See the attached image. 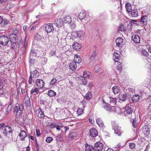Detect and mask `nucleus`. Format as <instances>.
Returning a JSON list of instances; mask_svg holds the SVG:
<instances>
[{"label": "nucleus", "mask_w": 151, "mask_h": 151, "mask_svg": "<svg viewBox=\"0 0 151 151\" xmlns=\"http://www.w3.org/2000/svg\"><path fill=\"white\" fill-rule=\"evenodd\" d=\"M24 110V106L21 104H19L18 105H15L13 107L14 113H16V116L18 117L21 115Z\"/></svg>", "instance_id": "f257e3e1"}, {"label": "nucleus", "mask_w": 151, "mask_h": 151, "mask_svg": "<svg viewBox=\"0 0 151 151\" xmlns=\"http://www.w3.org/2000/svg\"><path fill=\"white\" fill-rule=\"evenodd\" d=\"M30 55L34 57V58L39 57L40 55V53L38 47L36 46L33 47L31 51Z\"/></svg>", "instance_id": "f03ea898"}, {"label": "nucleus", "mask_w": 151, "mask_h": 151, "mask_svg": "<svg viewBox=\"0 0 151 151\" xmlns=\"http://www.w3.org/2000/svg\"><path fill=\"white\" fill-rule=\"evenodd\" d=\"M3 133L5 136L7 137H11L12 139V128L9 126H7L4 127L3 129Z\"/></svg>", "instance_id": "7ed1b4c3"}, {"label": "nucleus", "mask_w": 151, "mask_h": 151, "mask_svg": "<svg viewBox=\"0 0 151 151\" xmlns=\"http://www.w3.org/2000/svg\"><path fill=\"white\" fill-rule=\"evenodd\" d=\"M125 111L124 113L125 114H131V116H135V113L134 112L132 109L131 107L129 104L127 105V106L124 108Z\"/></svg>", "instance_id": "20e7f679"}, {"label": "nucleus", "mask_w": 151, "mask_h": 151, "mask_svg": "<svg viewBox=\"0 0 151 151\" xmlns=\"http://www.w3.org/2000/svg\"><path fill=\"white\" fill-rule=\"evenodd\" d=\"M35 86L40 89L42 88L44 86L45 84L43 80L40 79H37L35 82Z\"/></svg>", "instance_id": "39448f33"}, {"label": "nucleus", "mask_w": 151, "mask_h": 151, "mask_svg": "<svg viewBox=\"0 0 151 151\" xmlns=\"http://www.w3.org/2000/svg\"><path fill=\"white\" fill-rule=\"evenodd\" d=\"M9 41V39L6 35H2L0 37V44L2 45H7Z\"/></svg>", "instance_id": "423d86ee"}, {"label": "nucleus", "mask_w": 151, "mask_h": 151, "mask_svg": "<svg viewBox=\"0 0 151 151\" xmlns=\"http://www.w3.org/2000/svg\"><path fill=\"white\" fill-rule=\"evenodd\" d=\"M112 127L113 129H114L115 133L119 136H120L122 133V130L120 129L121 127L116 124H113Z\"/></svg>", "instance_id": "0eeeda50"}, {"label": "nucleus", "mask_w": 151, "mask_h": 151, "mask_svg": "<svg viewBox=\"0 0 151 151\" xmlns=\"http://www.w3.org/2000/svg\"><path fill=\"white\" fill-rule=\"evenodd\" d=\"M3 22L1 26L2 27L3 30H7L9 29V27L10 26L9 21L6 19H4L3 21Z\"/></svg>", "instance_id": "6e6552de"}, {"label": "nucleus", "mask_w": 151, "mask_h": 151, "mask_svg": "<svg viewBox=\"0 0 151 151\" xmlns=\"http://www.w3.org/2000/svg\"><path fill=\"white\" fill-rule=\"evenodd\" d=\"M103 148V145L101 143L97 142L94 145L93 149L95 151H101Z\"/></svg>", "instance_id": "1a4fd4ad"}, {"label": "nucleus", "mask_w": 151, "mask_h": 151, "mask_svg": "<svg viewBox=\"0 0 151 151\" xmlns=\"http://www.w3.org/2000/svg\"><path fill=\"white\" fill-rule=\"evenodd\" d=\"M45 27L46 31L48 33L54 30V28L52 24H47L45 25Z\"/></svg>", "instance_id": "9d476101"}, {"label": "nucleus", "mask_w": 151, "mask_h": 151, "mask_svg": "<svg viewBox=\"0 0 151 151\" xmlns=\"http://www.w3.org/2000/svg\"><path fill=\"white\" fill-rule=\"evenodd\" d=\"M36 114L37 116L40 118L43 119L44 118L45 114L44 112L42 111L41 108L38 109L36 110Z\"/></svg>", "instance_id": "9b49d317"}, {"label": "nucleus", "mask_w": 151, "mask_h": 151, "mask_svg": "<svg viewBox=\"0 0 151 151\" xmlns=\"http://www.w3.org/2000/svg\"><path fill=\"white\" fill-rule=\"evenodd\" d=\"M72 35L74 36V38H76L77 37H80L83 36H84V33L83 31H79L73 33Z\"/></svg>", "instance_id": "f8f14e48"}, {"label": "nucleus", "mask_w": 151, "mask_h": 151, "mask_svg": "<svg viewBox=\"0 0 151 151\" xmlns=\"http://www.w3.org/2000/svg\"><path fill=\"white\" fill-rule=\"evenodd\" d=\"M130 17H136L138 16V12L137 10L136 9L132 10L130 12L128 13Z\"/></svg>", "instance_id": "ddd939ff"}, {"label": "nucleus", "mask_w": 151, "mask_h": 151, "mask_svg": "<svg viewBox=\"0 0 151 151\" xmlns=\"http://www.w3.org/2000/svg\"><path fill=\"white\" fill-rule=\"evenodd\" d=\"M90 133L91 136L92 137H95L98 134V131L95 128H93L90 129Z\"/></svg>", "instance_id": "4468645a"}, {"label": "nucleus", "mask_w": 151, "mask_h": 151, "mask_svg": "<svg viewBox=\"0 0 151 151\" xmlns=\"http://www.w3.org/2000/svg\"><path fill=\"white\" fill-rule=\"evenodd\" d=\"M142 130L145 135H147L149 134L150 128L149 126L147 125L143 126L142 128Z\"/></svg>", "instance_id": "2eb2a0df"}, {"label": "nucleus", "mask_w": 151, "mask_h": 151, "mask_svg": "<svg viewBox=\"0 0 151 151\" xmlns=\"http://www.w3.org/2000/svg\"><path fill=\"white\" fill-rule=\"evenodd\" d=\"M42 39L41 36L38 34H36L33 38L34 42L37 44L38 41H40Z\"/></svg>", "instance_id": "dca6fc26"}, {"label": "nucleus", "mask_w": 151, "mask_h": 151, "mask_svg": "<svg viewBox=\"0 0 151 151\" xmlns=\"http://www.w3.org/2000/svg\"><path fill=\"white\" fill-rule=\"evenodd\" d=\"M19 136L21 138V140L23 141L24 140L25 138L27 136L26 132L24 130H21V132L19 134Z\"/></svg>", "instance_id": "f3484780"}, {"label": "nucleus", "mask_w": 151, "mask_h": 151, "mask_svg": "<svg viewBox=\"0 0 151 151\" xmlns=\"http://www.w3.org/2000/svg\"><path fill=\"white\" fill-rule=\"evenodd\" d=\"M117 46L119 47H121L123 45V40L120 37L118 38L116 41Z\"/></svg>", "instance_id": "a211bd4d"}, {"label": "nucleus", "mask_w": 151, "mask_h": 151, "mask_svg": "<svg viewBox=\"0 0 151 151\" xmlns=\"http://www.w3.org/2000/svg\"><path fill=\"white\" fill-rule=\"evenodd\" d=\"M79 83L81 84L85 85L87 83L86 78L84 76H80V78L79 79Z\"/></svg>", "instance_id": "6ab92c4d"}, {"label": "nucleus", "mask_w": 151, "mask_h": 151, "mask_svg": "<svg viewBox=\"0 0 151 151\" xmlns=\"http://www.w3.org/2000/svg\"><path fill=\"white\" fill-rule=\"evenodd\" d=\"M132 39L134 42L136 43H139L140 41V38L138 35H135L132 36Z\"/></svg>", "instance_id": "aec40b11"}, {"label": "nucleus", "mask_w": 151, "mask_h": 151, "mask_svg": "<svg viewBox=\"0 0 151 151\" xmlns=\"http://www.w3.org/2000/svg\"><path fill=\"white\" fill-rule=\"evenodd\" d=\"M147 17L146 16H143L141 18L140 21H138V22H141V24H142V25H146L147 24Z\"/></svg>", "instance_id": "412c9836"}, {"label": "nucleus", "mask_w": 151, "mask_h": 151, "mask_svg": "<svg viewBox=\"0 0 151 151\" xmlns=\"http://www.w3.org/2000/svg\"><path fill=\"white\" fill-rule=\"evenodd\" d=\"M69 67L72 70H75L77 68V64L75 62L72 61L69 64Z\"/></svg>", "instance_id": "4be33fe9"}, {"label": "nucleus", "mask_w": 151, "mask_h": 151, "mask_svg": "<svg viewBox=\"0 0 151 151\" xmlns=\"http://www.w3.org/2000/svg\"><path fill=\"white\" fill-rule=\"evenodd\" d=\"M17 35L14 33L11 34L9 35V39H10V42H15L16 40Z\"/></svg>", "instance_id": "5701e85b"}, {"label": "nucleus", "mask_w": 151, "mask_h": 151, "mask_svg": "<svg viewBox=\"0 0 151 151\" xmlns=\"http://www.w3.org/2000/svg\"><path fill=\"white\" fill-rule=\"evenodd\" d=\"M63 22L60 19L56 20L55 22V24L58 27H60L63 25Z\"/></svg>", "instance_id": "b1692460"}, {"label": "nucleus", "mask_w": 151, "mask_h": 151, "mask_svg": "<svg viewBox=\"0 0 151 151\" xmlns=\"http://www.w3.org/2000/svg\"><path fill=\"white\" fill-rule=\"evenodd\" d=\"M129 118L131 119V121H132V124L134 127V128L137 127V122L136 119V116L129 117Z\"/></svg>", "instance_id": "393cba45"}, {"label": "nucleus", "mask_w": 151, "mask_h": 151, "mask_svg": "<svg viewBox=\"0 0 151 151\" xmlns=\"http://www.w3.org/2000/svg\"><path fill=\"white\" fill-rule=\"evenodd\" d=\"M72 47L75 50H78L81 48L82 45L80 43L76 42L73 45Z\"/></svg>", "instance_id": "a878e982"}, {"label": "nucleus", "mask_w": 151, "mask_h": 151, "mask_svg": "<svg viewBox=\"0 0 151 151\" xmlns=\"http://www.w3.org/2000/svg\"><path fill=\"white\" fill-rule=\"evenodd\" d=\"M86 13L84 11H81L78 15V18L80 20L83 19L86 17Z\"/></svg>", "instance_id": "bb28decb"}, {"label": "nucleus", "mask_w": 151, "mask_h": 151, "mask_svg": "<svg viewBox=\"0 0 151 151\" xmlns=\"http://www.w3.org/2000/svg\"><path fill=\"white\" fill-rule=\"evenodd\" d=\"M120 56L119 53L117 52H114V53L113 59L116 62H118L120 58Z\"/></svg>", "instance_id": "cd10ccee"}, {"label": "nucleus", "mask_w": 151, "mask_h": 151, "mask_svg": "<svg viewBox=\"0 0 151 151\" xmlns=\"http://www.w3.org/2000/svg\"><path fill=\"white\" fill-rule=\"evenodd\" d=\"M96 122L99 126L101 127H104V123L102 120L100 118H98L96 120Z\"/></svg>", "instance_id": "c85d7f7f"}, {"label": "nucleus", "mask_w": 151, "mask_h": 151, "mask_svg": "<svg viewBox=\"0 0 151 151\" xmlns=\"http://www.w3.org/2000/svg\"><path fill=\"white\" fill-rule=\"evenodd\" d=\"M112 89L113 93L115 94L118 93L120 91L119 87L117 86L113 87Z\"/></svg>", "instance_id": "c756f323"}, {"label": "nucleus", "mask_w": 151, "mask_h": 151, "mask_svg": "<svg viewBox=\"0 0 151 151\" xmlns=\"http://www.w3.org/2000/svg\"><path fill=\"white\" fill-rule=\"evenodd\" d=\"M69 129L68 127H65L63 125L60 128V131H61L62 133L65 134L67 131H68Z\"/></svg>", "instance_id": "7c9ffc66"}, {"label": "nucleus", "mask_w": 151, "mask_h": 151, "mask_svg": "<svg viewBox=\"0 0 151 151\" xmlns=\"http://www.w3.org/2000/svg\"><path fill=\"white\" fill-rule=\"evenodd\" d=\"M125 8L127 11L128 13L130 12L132 10L131 5L129 3H127L126 4Z\"/></svg>", "instance_id": "2f4dec72"}, {"label": "nucleus", "mask_w": 151, "mask_h": 151, "mask_svg": "<svg viewBox=\"0 0 151 151\" xmlns=\"http://www.w3.org/2000/svg\"><path fill=\"white\" fill-rule=\"evenodd\" d=\"M96 48H95V49L94 50L93 52H92V54H91V55L90 56L89 58V59L91 61H93L94 58H95L96 54Z\"/></svg>", "instance_id": "473e14b6"}, {"label": "nucleus", "mask_w": 151, "mask_h": 151, "mask_svg": "<svg viewBox=\"0 0 151 151\" xmlns=\"http://www.w3.org/2000/svg\"><path fill=\"white\" fill-rule=\"evenodd\" d=\"M92 97V95L91 93L89 91L86 94V95L84 96V98L87 100H89L91 99Z\"/></svg>", "instance_id": "72a5a7b5"}, {"label": "nucleus", "mask_w": 151, "mask_h": 151, "mask_svg": "<svg viewBox=\"0 0 151 151\" xmlns=\"http://www.w3.org/2000/svg\"><path fill=\"white\" fill-rule=\"evenodd\" d=\"M64 21L65 23H70L71 22L72 20L71 17L69 16H66L64 19Z\"/></svg>", "instance_id": "f704fd0d"}, {"label": "nucleus", "mask_w": 151, "mask_h": 151, "mask_svg": "<svg viewBox=\"0 0 151 151\" xmlns=\"http://www.w3.org/2000/svg\"><path fill=\"white\" fill-rule=\"evenodd\" d=\"M139 100V96L138 95H135L133 96L132 98V100L133 102H138Z\"/></svg>", "instance_id": "c9c22d12"}, {"label": "nucleus", "mask_w": 151, "mask_h": 151, "mask_svg": "<svg viewBox=\"0 0 151 151\" xmlns=\"http://www.w3.org/2000/svg\"><path fill=\"white\" fill-rule=\"evenodd\" d=\"M48 95L50 97L55 96L56 95V93L53 90H49L48 91Z\"/></svg>", "instance_id": "e433bc0d"}, {"label": "nucleus", "mask_w": 151, "mask_h": 151, "mask_svg": "<svg viewBox=\"0 0 151 151\" xmlns=\"http://www.w3.org/2000/svg\"><path fill=\"white\" fill-rule=\"evenodd\" d=\"M32 74H33L32 77L33 78H37L39 75V73L37 70H35L32 73L31 72Z\"/></svg>", "instance_id": "4c0bfd02"}, {"label": "nucleus", "mask_w": 151, "mask_h": 151, "mask_svg": "<svg viewBox=\"0 0 151 151\" xmlns=\"http://www.w3.org/2000/svg\"><path fill=\"white\" fill-rule=\"evenodd\" d=\"M85 148V151H92L93 149V148L91 145L88 144H86V145Z\"/></svg>", "instance_id": "58836bf2"}, {"label": "nucleus", "mask_w": 151, "mask_h": 151, "mask_svg": "<svg viewBox=\"0 0 151 151\" xmlns=\"http://www.w3.org/2000/svg\"><path fill=\"white\" fill-rule=\"evenodd\" d=\"M73 61L75 62L76 63H79L81 61V59L78 55L76 56Z\"/></svg>", "instance_id": "ea45409f"}, {"label": "nucleus", "mask_w": 151, "mask_h": 151, "mask_svg": "<svg viewBox=\"0 0 151 151\" xmlns=\"http://www.w3.org/2000/svg\"><path fill=\"white\" fill-rule=\"evenodd\" d=\"M35 58H34V57L33 56H30V55L29 57V63L30 65H32L35 63Z\"/></svg>", "instance_id": "a19ab883"}, {"label": "nucleus", "mask_w": 151, "mask_h": 151, "mask_svg": "<svg viewBox=\"0 0 151 151\" xmlns=\"http://www.w3.org/2000/svg\"><path fill=\"white\" fill-rule=\"evenodd\" d=\"M127 98V96L126 94H121L119 96V100L122 101H124L126 100Z\"/></svg>", "instance_id": "79ce46f5"}, {"label": "nucleus", "mask_w": 151, "mask_h": 151, "mask_svg": "<svg viewBox=\"0 0 151 151\" xmlns=\"http://www.w3.org/2000/svg\"><path fill=\"white\" fill-rule=\"evenodd\" d=\"M77 135V133L75 132H73L70 133L69 134V138L72 139H75Z\"/></svg>", "instance_id": "37998d69"}, {"label": "nucleus", "mask_w": 151, "mask_h": 151, "mask_svg": "<svg viewBox=\"0 0 151 151\" xmlns=\"http://www.w3.org/2000/svg\"><path fill=\"white\" fill-rule=\"evenodd\" d=\"M39 88L37 87L35 88L34 89H32L30 91V93L31 94H33L34 93H36L37 94H38L39 93Z\"/></svg>", "instance_id": "c03bdc74"}, {"label": "nucleus", "mask_w": 151, "mask_h": 151, "mask_svg": "<svg viewBox=\"0 0 151 151\" xmlns=\"http://www.w3.org/2000/svg\"><path fill=\"white\" fill-rule=\"evenodd\" d=\"M25 104L27 107H29L31 106V102L30 99L27 98V100H25Z\"/></svg>", "instance_id": "a18cd8bd"}, {"label": "nucleus", "mask_w": 151, "mask_h": 151, "mask_svg": "<svg viewBox=\"0 0 151 151\" xmlns=\"http://www.w3.org/2000/svg\"><path fill=\"white\" fill-rule=\"evenodd\" d=\"M63 126V125L61 123H57L56 127V129L59 131H60V128H61Z\"/></svg>", "instance_id": "49530a36"}, {"label": "nucleus", "mask_w": 151, "mask_h": 151, "mask_svg": "<svg viewBox=\"0 0 151 151\" xmlns=\"http://www.w3.org/2000/svg\"><path fill=\"white\" fill-rule=\"evenodd\" d=\"M141 53L145 57H148L149 55L148 52L145 50H142Z\"/></svg>", "instance_id": "de8ad7c7"}, {"label": "nucleus", "mask_w": 151, "mask_h": 151, "mask_svg": "<svg viewBox=\"0 0 151 151\" xmlns=\"http://www.w3.org/2000/svg\"><path fill=\"white\" fill-rule=\"evenodd\" d=\"M13 43L12 44V47L13 48L16 49L18 47L19 45L17 43H16L14 42H12Z\"/></svg>", "instance_id": "09e8293b"}, {"label": "nucleus", "mask_w": 151, "mask_h": 151, "mask_svg": "<svg viewBox=\"0 0 151 151\" xmlns=\"http://www.w3.org/2000/svg\"><path fill=\"white\" fill-rule=\"evenodd\" d=\"M91 73L87 71H85L83 73V75L85 78L86 77H89L91 76Z\"/></svg>", "instance_id": "8fccbe9b"}, {"label": "nucleus", "mask_w": 151, "mask_h": 151, "mask_svg": "<svg viewBox=\"0 0 151 151\" xmlns=\"http://www.w3.org/2000/svg\"><path fill=\"white\" fill-rule=\"evenodd\" d=\"M122 68V64L120 62H119L118 64L117 69L119 71H121Z\"/></svg>", "instance_id": "3c124183"}, {"label": "nucleus", "mask_w": 151, "mask_h": 151, "mask_svg": "<svg viewBox=\"0 0 151 151\" xmlns=\"http://www.w3.org/2000/svg\"><path fill=\"white\" fill-rule=\"evenodd\" d=\"M12 107V105L11 103L8 106L7 108L6 109V113H8L10 111Z\"/></svg>", "instance_id": "603ef678"}, {"label": "nucleus", "mask_w": 151, "mask_h": 151, "mask_svg": "<svg viewBox=\"0 0 151 151\" xmlns=\"http://www.w3.org/2000/svg\"><path fill=\"white\" fill-rule=\"evenodd\" d=\"M83 111L82 108H79L77 109V112L78 115H80L82 114Z\"/></svg>", "instance_id": "864d4df0"}, {"label": "nucleus", "mask_w": 151, "mask_h": 151, "mask_svg": "<svg viewBox=\"0 0 151 151\" xmlns=\"http://www.w3.org/2000/svg\"><path fill=\"white\" fill-rule=\"evenodd\" d=\"M57 81V80L55 78H53L51 81L50 83V85H53L55 84Z\"/></svg>", "instance_id": "5fc2aeb1"}, {"label": "nucleus", "mask_w": 151, "mask_h": 151, "mask_svg": "<svg viewBox=\"0 0 151 151\" xmlns=\"http://www.w3.org/2000/svg\"><path fill=\"white\" fill-rule=\"evenodd\" d=\"M112 108H113V109H114L113 110L115 111L116 112L118 113L120 111V109L118 106L112 107Z\"/></svg>", "instance_id": "6e6d98bb"}, {"label": "nucleus", "mask_w": 151, "mask_h": 151, "mask_svg": "<svg viewBox=\"0 0 151 151\" xmlns=\"http://www.w3.org/2000/svg\"><path fill=\"white\" fill-rule=\"evenodd\" d=\"M53 140V138L51 137H47L46 139V141L49 143H50Z\"/></svg>", "instance_id": "4d7b16f0"}, {"label": "nucleus", "mask_w": 151, "mask_h": 151, "mask_svg": "<svg viewBox=\"0 0 151 151\" xmlns=\"http://www.w3.org/2000/svg\"><path fill=\"white\" fill-rule=\"evenodd\" d=\"M138 21H139L137 20H132L131 21V22L132 23L134 24H135L137 25L138 26L140 25Z\"/></svg>", "instance_id": "13d9d810"}, {"label": "nucleus", "mask_w": 151, "mask_h": 151, "mask_svg": "<svg viewBox=\"0 0 151 151\" xmlns=\"http://www.w3.org/2000/svg\"><path fill=\"white\" fill-rule=\"evenodd\" d=\"M113 108L112 107L111 108L110 106H105V109L107 111H113Z\"/></svg>", "instance_id": "bf43d9fd"}, {"label": "nucleus", "mask_w": 151, "mask_h": 151, "mask_svg": "<svg viewBox=\"0 0 151 151\" xmlns=\"http://www.w3.org/2000/svg\"><path fill=\"white\" fill-rule=\"evenodd\" d=\"M32 74L31 73V75L29 77V81H28V83L29 84H31L32 83Z\"/></svg>", "instance_id": "052dcab7"}, {"label": "nucleus", "mask_w": 151, "mask_h": 151, "mask_svg": "<svg viewBox=\"0 0 151 151\" xmlns=\"http://www.w3.org/2000/svg\"><path fill=\"white\" fill-rule=\"evenodd\" d=\"M129 146L131 149H133L135 146V145L134 143H129Z\"/></svg>", "instance_id": "680f3d73"}, {"label": "nucleus", "mask_w": 151, "mask_h": 151, "mask_svg": "<svg viewBox=\"0 0 151 151\" xmlns=\"http://www.w3.org/2000/svg\"><path fill=\"white\" fill-rule=\"evenodd\" d=\"M57 123H52L50 125V127L51 128H53L56 127Z\"/></svg>", "instance_id": "e2e57ef3"}, {"label": "nucleus", "mask_w": 151, "mask_h": 151, "mask_svg": "<svg viewBox=\"0 0 151 151\" xmlns=\"http://www.w3.org/2000/svg\"><path fill=\"white\" fill-rule=\"evenodd\" d=\"M55 55V50H52L50 51V56H53Z\"/></svg>", "instance_id": "0e129e2a"}, {"label": "nucleus", "mask_w": 151, "mask_h": 151, "mask_svg": "<svg viewBox=\"0 0 151 151\" xmlns=\"http://www.w3.org/2000/svg\"><path fill=\"white\" fill-rule=\"evenodd\" d=\"M36 132L37 135V137L40 136L41 135V133L40 130L38 129H36Z\"/></svg>", "instance_id": "69168bd1"}, {"label": "nucleus", "mask_w": 151, "mask_h": 151, "mask_svg": "<svg viewBox=\"0 0 151 151\" xmlns=\"http://www.w3.org/2000/svg\"><path fill=\"white\" fill-rule=\"evenodd\" d=\"M119 29L121 31H124L125 29L124 28V27L123 25H121L119 28Z\"/></svg>", "instance_id": "338daca9"}, {"label": "nucleus", "mask_w": 151, "mask_h": 151, "mask_svg": "<svg viewBox=\"0 0 151 151\" xmlns=\"http://www.w3.org/2000/svg\"><path fill=\"white\" fill-rule=\"evenodd\" d=\"M110 100L111 102H113L114 103H115L116 102V98H113L111 97H110Z\"/></svg>", "instance_id": "774afa93"}]
</instances>
